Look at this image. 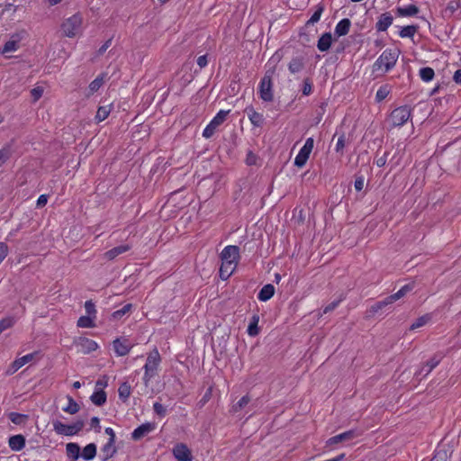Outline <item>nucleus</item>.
I'll list each match as a JSON object with an SVG mask.
<instances>
[{
	"label": "nucleus",
	"instance_id": "nucleus-3",
	"mask_svg": "<svg viewBox=\"0 0 461 461\" xmlns=\"http://www.w3.org/2000/svg\"><path fill=\"white\" fill-rule=\"evenodd\" d=\"M83 17L80 14H75L65 19L61 23L62 34L68 38H74L82 32Z\"/></svg>",
	"mask_w": 461,
	"mask_h": 461
},
{
	"label": "nucleus",
	"instance_id": "nucleus-36",
	"mask_svg": "<svg viewBox=\"0 0 461 461\" xmlns=\"http://www.w3.org/2000/svg\"><path fill=\"white\" fill-rule=\"evenodd\" d=\"M418 31L417 25H407L402 28L399 32L400 37L402 38H412L414 34Z\"/></svg>",
	"mask_w": 461,
	"mask_h": 461
},
{
	"label": "nucleus",
	"instance_id": "nucleus-37",
	"mask_svg": "<svg viewBox=\"0 0 461 461\" xmlns=\"http://www.w3.org/2000/svg\"><path fill=\"white\" fill-rule=\"evenodd\" d=\"M77 326L80 328H94L95 327V319L91 316H81L77 320Z\"/></svg>",
	"mask_w": 461,
	"mask_h": 461
},
{
	"label": "nucleus",
	"instance_id": "nucleus-29",
	"mask_svg": "<svg viewBox=\"0 0 461 461\" xmlns=\"http://www.w3.org/2000/svg\"><path fill=\"white\" fill-rule=\"evenodd\" d=\"M259 321V317L257 314H254L251 319L250 322L248 327V334L251 337H255L259 333V328L258 326Z\"/></svg>",
	"mask_w": 461,
	"mask_h": 461
},
{
	"label": "nucleus",
	"instance_id": "nucleus-27",
	"mask_svg": "<svg viewBox=\"0 0 461 461\" xmlns=\"http://www.w3.org/2000/svg\"><path fill=\"white\" fill-rule=\"evenodd\" d=\"M419 8L414 5H409L404 7H398L396 12L399 16L407 17V16H415L419 13Z\"/></svg>",
	"mask_w": 461,
	"mask_h": 461
},
{
	"label": "nucleus",
	"instance_id": "nucleus-13",
	"mask_svg": "<svg viewBox=\"0 0 461 461\" xmlns=\"http://www.w3.org/2000/svg\"><path fill=\"white\" fill-rule=\"evenodd\" d=\"M156 426L154 423L146 422L136 428L131 433V438L133 440H140L151 431L155 429Z\"/></svg>",
	"mask_w": 461,
	"mask_h": 461
},
{
	"label": "nucleus",
	"instance_id": "nucleus-12",
	"mask_svg": "<svg viewBox=\"0 0 461 461\" xmlns=\"http://www.w3.org/2000/svg\"><path fill=\"white\" fill-rule=\"evenodd\" d=\"M113 346L114 352L119 357L126 356L132 348V345L127 339H116L113 340Z\"/></svg>",
	"mask_w": 461,
	"mask_h": 461
},
{
	"label": "nucleus",
	"instance_id": "nucleus-53",
	"mask_svg": "<svg viewBox=\"0 0 461 461\" xmlns=\"http://www.w3.org/2000/svg\"><path fill=\"white\" fill-rule=\"evenodd\" d=\"M365 185V177L363 175H356L355 182H354V187L357 192H360L363 190Z\"/></svg>",
	"mask_w": 461,
	"mask_h": 461
},
{
	"label": "nucleus",
	"instance_id": "nucleus-23",
	"mask_svg": "<svg viewBox=\"0 0 461 461\" xmlns=\"http://www.w3.org/2000/svg\"><path fill=\"white\" fill-rule=\"evenodd\" d=\"M275 294V286L271 284L265 285L258 294V299L261 302H267Z\"/></svg>",
	"mask_w": 461,
	"mask_h": 461
},
{
	"label": "nucleus",
	"instance_id": "nucleus-51",
	"mask_svg": "<svg viewBox=\"0 0 461 461\" xmlns=\"http://www.w3.org/2000/svg\"><path fill=\"white\" fill-rule=\"evenodd\" d=\"M153 411L154 412L159 416V417H165L167 415V409L166 407L161 404L160 402H156L154 404H153Z\"/></svg>",
	"mask_w": 461,
	"mask_h": 461
},
{
	"label": "nucleus",
	"instance_id": "nucleus-63",
	"mask_svg": "<svg viewBox=\"0 0 461 461\" xmlns=\"http://www.w3.org/2000/svg\"><path fill=\"white\" fill-rule=\"evenodd\" d=\"M48 203V195L47 194H41L39 196L37 200V207L41 208L46 205Z\"/></svg>",
	"mask_w": 461,
	"mask_h": 461
},
{
	"label": "nucleus",
	"instance_id": "nucleus-4",
	"mask_svg": "<svg viewBox=\"0 0 461 461\" xmlns=\"http://www.w3.org/2000/svg\"><path fill=\"white\" fill-rule=\"evenodd\" d=\"M361 433L357 429H350L336 436H333L326 440L324 449L326 451H332L337 449L339 444H346L356 438L359 437Z\"/></svg>",
	"mask_w": 461,
	"mask_h": 461
},
{
	"label": "nucleus",
	"instance_id": "nucleus-59",
	"mask_svg": "<svg viewBox=\"0 0 461 461\" xmlns=\"http://www.w3.org/2000/svg\"><path fill=\"white\" fill-rule=\"evenodd\" d=\"M307 160L308 158L298 153L294 158V165L298 167H303L306 164Z\"/></svg>",
	"mask_w": 461,
	"mask_h": 461
},
{
	"label": "nucleus",
	"instance_id": "nucleus-14",
	"mask_svg": "<svg viewBox=\"0 0 461 461\" xmlns=\"http://www.w3.org/2000/svg\"><path fill=\"white\" fill-rule=\"evenodd\" d=\"M37 355V352L27 354L20 358H17L14 360L10 367V369L7 371L8 374L12 375L14 374L17 370H19L22 366H23L25 364L31 362L33 360L35 356Z\"/></svg>",
	"mask_w": 461,
	"mask_h": 461
},
{
	"label": "nucleus",
	"instance_id": "nucleus-15",
	"mask_svg": "<svg viewBox=\"0 0 461 461\" xmlns=\"http://www.w3.org/2000/svg\"><path fill=\"white\" fill-rule=\"evenodd\" d=\"M393 295H389L385 297L384 300L378 301L375 303H374L368 310L367 313L368 316H374L379 311L383 310L388 305L393 304L394 302H396L394 299H392Z\"/></svg>",
	"mask_w": 461,
	"mask_h": 461
},
{
	"label": "nucleus",
	"instance_id": "nucleus-7",
	"mask_svg": "<svg viewBox=\"0 0 461 461\" xmlns=\"http://www.w3.org/2000/svg\"><path fill=\"white\" fill-rule=\"evenodd\" d=\"M272 88V73L267 71L262 77L258 86L259 96L263 101L271 102L273 100L274 95Z\"/></svg>",
	"mask_w": 461,
	"mask_h": 461
},
{
	"label": "nucleus",
	"instance_id": "nucleus-58",
	"mask_svg": "<svg viewBox=\"0 0 461 461\" xmlns=\"http://www.w3.org/2000/svg\"><path fill=\"white\" fill-rule=\"evenodd\" d=\"M342 300H343L342 298H339V300L333 301L330 303H329L327 306H325V308L323 310V313H328V312L335 310L339 306V304L340 303V302Z\"/></svg>",
	"mask_w": 461,
	"mask_h": 461
},
{
	"label": "nucleus",
	"instance_id": "nucleus-46",
	"mask_svg": "<svg viewBox=\"0 0 461 461\" xmlns=\"http://www.w3.org/2000/svg\"><path fill=\"white\" fill-rule=\"evenodd\" d=\"M448 460V455L447 450L445 449H437L435 451V454L433 457L430 459V461H447Z\"/></svg>",
	"mask_w": 461,
	"mask_h": 461
},
{
	"label": "nucleus",
	"instance_id": "nucleus-47",
	"mask_svg": "<svg viewBox=\"0 0 461 461\" xmlns=\"http://www.w3.org/2000/svg\"><path fill=\"white\" fill-rule=\"evenodd\" d=\"M131 308H132V304L131 303H127V304L123 305L120 310L115 311L113 313V317L114 319H120L123 315L129 313L131 312Z\"/></svg>",
	"mask_w": 461,
	"mask_h": 461
},
{
	"label": "nucleus",
	"instance_id": "nucleus-8",
	"mask_svg": "<svg viewBox=\"0 0 461 461\" xmlns=\"http://www.w3.org/2000/svg\"><path fill=\"white\" fill-rule=\"evenodd\" d=\"M239 257L240 249L238 246H226L221 253V263H223L224 266L233 265L234 267H236L238 264Z\"/></svg>",
	"mask_w": 461,
	"mask_h": 461
},
{
	"label": "nucleus",
	"instance_id": "nucleus-18",
	"mask_svg": "<svg viewBox=\"0 0 461 461\" xmlns=\"http://www.w3.org/2000/svg\"><path fill=\"white\" fill-rule=\"evenodd\" d=\"M393 18L391 14H382L375 24L378 32H385L393 23Z\"/></svg>",
	"mask_w": 461,
	"mask_h": 461
},
{
	"label": "nucleus",
	"instance_id": "nucleus-33",
	"mask_svg": "<svg viewBox=\"0 0 461 461\" xmlns=\"http://www.w3.org/2000/svg\"><path fill=\"white\" fill-rule=\"evenodd\" d=\"M419 76L422 81L430 82L435 77V72L433 68L425 67L420 69Z\"/></svg>",
	"mask_w": 461,
	"mask_h": 461
},
{
	"label": "nucleus",
	"instance_id": "nucleus-54",
	"mask_svg": "<svg viewBox=\"0 0 461 461\" xmlns=\"http://www.w3.org/2000/svg\"><path fill=\"white\" fill-rule=\"evenodd\" d=\"M303 95H310L312 92V84L310 80V78H305L303 80V86L302 89Z\"/></svg>",
	"mask_w": 461,
	"mask_h": 461
},
{
	"label": "nucleus",
	"instance_id": "nucleus-2",
	"mask_svg": "<svg viewBox=\"0 0 461 461\" xmlns=\"http://www.w3.org/2000/svg\"><path fill=\"white\" fill-rule=\"evenodd\" d=\"M161 362L159 352L157 348L150 351L147 357L146 363L143 366L144 375L143 382L146 385L149 384L150 380L158 375V366Z\"/></svg>",
	"mask_w": 461,
	"mask_h": 461
},
{
	"label": "nucleus",
	"instance_id": "nucleus-32",
	"mask_svg": "<svg viewBox=\"0 0 461 461\" xmlns=\"http://www.w3.org/2000/svg\"><path fill=\"white\" fill-rule=\"evenodd\" d=\"M229 113L230 110H221L217 113V114L212 118V120L210 122L217 129L225 122Z\"/></svg>",
	"mask_w": 461,
	"mask_h": 461
},
{
	"label": "nucleus",
	"instance_id": "nucleus-16",
	"mask_svg": "<svg viewBox=\"0 0 461 461\" xmlns=\"http://www.w3.org/2000/svg\"><path fill=\"white\" fill-rule=\"evenodd\" d=\"M244 113H247L252 125H254L255 127H261L263 125V114L256 112L252 106L246 107Z\"/></svg>",
	"mask_w": 461,
	"mask_h": 461
},
{
	"label": "nucleus",
	"instance_id": "nucleus-9",
	"mask_svg": "<svg viewBox=\"0 0 461 461\" xmlns=\"http://www.w3.org/2000/svg\"><path fill=\"white\" fill-rule=\"evenodd\" d=\"M75 346L77 352L82 354H89L95 351L98 348L97 343L86 337H79L75 340Z\"/></svg>",
	"mask_w": 461,
	"mask_h": 461
},
{
	"label": "nucleus",
	"instance_id": "nucleus-64",
	"mask_svg": "<svg viewBox=\"0 0 461 461\" xmlns=\"http://www.w3.org/2000/svg\"><path fill=\"white\" fill-rule=\"evenodd\" d=\"M208 60H207V55H203L198 57L197 59V65L200 67V68H203L207 66Z\"/></svg>",
	"mask_w": 461,
	"mask_h": 461
},
{
	"label": "nucleus",
	"instance_id": "nucleus-40",
	"mask_svg": "<svg viewBox=\"0 0 461 461\" xmlns=\"http://www.w3.org/2000/svg\"><path fill=\"white\" fill-rule=\"evenodd\" d=\"M110 106H100L96 112L95 120L100 122L104 121L110 114Z\"/></svg>",
	"mask_w": 461,
	"mask_h": 461
},
{
	"label": "nucleus",
	"instance_id": "nucleus-57",
	"mask_svg": "<svg viewBox=\"0 0 461 461\" xmlns=\"http://www.w3.org/2000/svg\"><path fill=\"white\" fill-rule=\"evenodd\" d=\"M32 97L33 98V101H38L43 95V88L41 86H37L32 89L31 91Z\"/></svg>",
	"mask_w": 461,
	"mask_h": 461
},
{
	"label": "nucleus",
	"instance_id": "nucleus-19",
	"mask_svg": "<svg viewBox=\"0 0 461 461\" xmlns=\"http://www.w3.org/2000/svg\"><path fill=\"white\" fill-rule=\"evenodd\" d=\"M20 40L21 38L19 37V35H13L11 39L7 41L3 46L1 53L7 54L16 51L19 48Z\"/></svg>",
	"mask_w": 461,
	"mask_h": 461
},
{
	"label": "nucleus",
	"instance_id": "nucleus-38",
	"mask_svg": "<svg viewBox=\"0 0 461 461\" xmlns=\"http://www.w3.org/2000/svg\"><path fill=\"white\" fill-rule=\"evenodd\" d=\"M250 400L251 399L249 396V394L244 395L232 406V411L235 413L240 411L245 406H247L249 403Z\"/></svg>",
	"mask_w": 461,
	"mask_h": 461
},
{
	"label": "nucleus",
	"instance_id": "nucleus-43",
	"mask_svg": "<svg viewBox=\"0 0 461 461\" xmlns=\"http://www.w3.org/2000/svg\"><path fill=\"white\" fill-rule=\"evenodd\" d=\"M323 11H324L323 5H317L316 10L314 11V13L311 16V18L308 20L306 24L309 25V24H314L315 23H318L321 19V16L322 14Z\"/></svg>",
	"mask_w": 461,
	"mask_h": 461
},
{
	"label": "nucleus",
	"instance_id": "nucleus-45",
	"mask_svg": "<svg viewBox=\"0 0 461 461\" xmlns=\"http://www.w3.org/2000/svg\"><path fill=\"white\" fill-rule=\"evenodd\" d=\"M12 151L9 145L5 146L0 149V167L8 160L11 157Z\"/></svg>",
	"mask_w": 461,
	"mask_h": 461
},
{
	"label": "nucleus",
	"instance_id": "nucleus-60",
	"mask_svg": "<svg viewBox=\"0 0 461 461\" xmlns=\"http://www.w3.org/2000/svg\"><path fill=\"white\" fill-rule=\"evenodd\" d=\"M8 254V246L5 242H0V264Z\"/></svg>",
	"mask_w": 461,
	"mask_h": 461
},
{
	"label": "nucleus",
	"instance_id": "nucleus-20",
	"mask_svg": "<svg viewBox=\"0 0 461 461\" xmlns=\"http://www.w3.org/2000/svg\"><path fill=\"white\" fill-rule=\"evenodd\" d=\"M130 249H131V246L128 244L120 245V246L114 247V248L109 249L108 251H106L104 254V258H106L108 260H113L119 255L125 253V252L129 251Z\"/></svg>",
	"mask_w": 461,
	"mask_h": 461
},
{
	"label": "nucleus",
	"instance_id": "nucleus-24",
	"mask_svg": "<svg viewBox=\"0 0 461 461\" xmlns=\"http://www.w3.org/2000/svg\"><path fill=\"white\" fill-rule=\"evenodd\" d=\"M351 22L348 18L340 20L335 27V35L338 37L347 35L349 32Z\"/></svg>",
	"mask_w": 461,
	"mask_h": 461
},
{
	"label": "nucleus",
	"instance_id": "nucleus-48",
	"mask_svg": "<svg viewBox=\"0 0 461 461\" xmlns=\"http://www.w3.org/2000/svg\"><path fill=\"white\" fill-rule=\"evenodd\" d=\"M389 93H390V90L387 86H380L375 95L376 101L377 102L383 101L384 99H385L387 97Z\"/></svg>",
	"mask_w": 461,
	"mask_h": 461
},
{
	"label": "nucleus",
	"instance_id": "nucleus-35",
	"mask_svg": "<svg viewBox=\"0 0 461 461\" xmlns=\"http://www.w3.org/2000/svg\"><path fill=\"white\" fill-rule=\"evenodd\" d=\"M413 288H414V283L406 284L398 292L392 294L393 295L392 299H394L395 301H397V300L402 298L403 296H405L411 291H412Z\"/></svg>",
	"mask_w": 461,
	"mask_h": 461
},
{
	"label": "nucleus",
	"instance_id": "nucleus-30",
	"mask_svg": "<svg viewBox=\"0 0 461 461\" xmlns=\"http://www.w3.org/2000/svg\"><path fill=\"white\" fill-rule=\"evenodd\" d=\"M90 399L96 406H102L106 402V393L104 390L96 391L91 395Z\"/></svg>",
	"mask_w": 461,
	"mask_h": 461
},
{
	"label": "nucleus",
	"instance_id": "nucleus-41",
	"mask_svg": "<svg viewBox=\"0 0 461 461\" xmlns=\"http://www.w3.org/2000/svg\"><path fill=\"white\" fill-rule=\"evenodd\" d=\"M236 267H234L233 265H227V266H224L223 263H221V268H220V276L221 279L223 280H227L230 275L232 274V272L234 271Z\"/></svg>",
	"mask_w": 461,
	"mask_h": 461
},
{
	"label": "nucleus",
	"instance_id": "nucleus-55",
	"mask_svg": "<svg viewBox=\"0 0 461 461\" xmlns=\"http://www.w3.org/2000/svg\"><path fill=\"white\" fill-rule=\"evenodd\" d=\"M459 8H460V2L457 0H452L447 4L446 12H449L451 14H453Z\"/></svg>",
	"mask_w": 461,
	"mask_h": 461
},
{
	"label": "nucleus",
	"instance_id": "nucleus-50",
	"mask_svg": "<svg viewBox=\"0 0 461 461\" xmlns=\"http://www.w3.org/2000/svg\"><path fill=\"white\" fill-rule=\"evenodd\" d=\"M14 324V319L12 317L5 318L0 321V334L8 328Z\"/></svg>",
	"mask_w": 461,
	"mask_h": 461
},
{
	"label": "nucleus",
	"instance_id": "nucleus-56",
	"mask_svg": "<svg viewBox=\"0 0 461 461\" xmlns=\"http://www.w3.org/2000/svg\"><path fill=\"white\" fill-rule=\"evenodd\" d=\"M216 131V128L210 122L203 131V137L209 139L211 138Z\"/></svg>",
	"mask_w": 461,
	"mask_h": 461
},
{
	"label": "nucleus",
	"instance_id": "nucleus-10",
	"mask_svg": "<svg viewBox=\"0 0 461 461\" xmlns=\"http://www.w3.org/2000/svg\"><path fill=\"white\" fill-rule=\"evenodd\" d=\"M442 356L436 354L416 372L417 376H427L441 361Z\"/></svg>",
	"mask_w": 461,
	"mask_h": 461
},
{
	"label": "nucleus",
	"instance_id": "nucleus-26",
	"mask_svg": "<svg viewBox=\"0 0 461 461\" xmlns=\"http://www.w3.org/2000/svg\"><path fill=\"white\" fill-rule=\"evenodd\" d=\"M115 442L107 441V443L101 448L103 460L106 461L112 458L116 453Z\"/></svg>",
	"mask_w": 461,
	"mask_h": 461
},
{
	"label": "nucleus",
	"instance_id": "nucleus-28",
	"mask_svg": "<svg viewBox=\"0 0 461 461\" xmlns=\"http://www.w3.org/2000/svg\"><path fill=\"white\" fill-rule=\"evenodd\" d=\"M96 456V445L95 443H90L86 445L80 454L85 460H92Z\"/></svg>",
	"mask_w": 461,
	"mask_h": 461
},
{
	"label": "nucleus",
	"instance_id": "nucleus-49",
	"mask_svg": "<svg viewBox=\"0 0 461 461\" xmlns=\"http://www.w3.org/2000/svg\"><path fill=\"white\" fill-rule=\"evenodd\" d=\"M85 310H86V312L87 313L86 316H91L95 320L96 319L95 305L91 300L86 301L85 303Z\"/></svg>",
	"mask_w": 461,
	"mask_h": 461
},
{
	"label": "nucleus",
	"instance_id": "nucleus-25",
	"mask_svg": "<svg viewBox=\"0 0 461 461\" xmlns=\"http://www.w3.org/2000/svg\"><path fill=\"white\" fill-rule=\"evenodd\" d=\"M304 68V60L303 57H295L291 59L288 69L292 74L299 73Z\"/></svg>",
	"mask_w": 461,
	"mask_h": 461
},
{
	"label": "nucleus",
	"instance_id": "nucleus-34",
	"mask_svg": "<svg viewBox=\"0 0 461 461\" xmlns=\"http://www.w3.org/2000/svg\"><path fill=\"white\" fill-rule=\"evenodd\" d=\"M68 403L63 408V411L69 414L77 413L80 410L78 403L71 396H68Z\"/></svg>",
	"mask_w": 461,
	"mask_h": 461
},
{
	"label": "nucleus",
	"instance_id": "nucleus-17",
	"mask_svg": "<svg viewBox=\"0 0 461 461\" xmlns=\"http://www.w3.org/2000/svg\"><path fill=\"white\" fill-rule=\"evenodd\" d=\"M25 438L22 434L11 436L8 439V446L13 451H20L25 447Z\"/></svg>",
	"mask_w": 461,
	"mask_h": 461
},
{
	"label": "nucleus",
	"instance_id": "nucleus-22",
	"mask_svg": "<svg viewBox=\"0 0 461 461\" xmlns=\"http://www.w3.org/2000/svg\"><path fill=\"white\" fill-rule=\"evenodd\" d=\"M332 43V35L330 32L323 33L318 40L317 48L320 51L325 52L329 50Z\"/></svg>",
	"mask_w": 461,
	"mask_h": 461
},
{
	"label": "nucleus",
	"instance_id": "nucleus-39",
	"mask_svg": "<svg viewBox=\"0 0 461 461\" xmlns=\"http://www.w3.org/2000/svg\"><path fill=\"white\" fill-rule=\"evenodd\" d=\"M104 75H100L98 76L95 80H93L90 84H89V92L90 94H94L95 93L96 91L99 90V88L103 86L104 84Z\"/></svg>",
	"mask_w": 461,
	"mask_h": 461
},
{
	"label": "nucleus",
	"instance_id": "nucleus-44",
	"mask_svg": "<svg viewBox=\"0 0 461 461\" xmlns=\"http://www.w3.org/2000/svg\"><path fill=\"white\" fill-rule=\"evenodd\" d=\"M430 320V316L429 314L423 315L420 318H418L410 327V330H413L418 328H420L428 323V321Z\"/></svg>",
	"mask_w": 461,
	"mask_h": 461
},
{
	"label": "nucleus",
	"instance_id": "nucleus-61",
	"mask_svg": "<svg viewBox=\"0 0 461 461\" xmlns=\"http://www.w3.org/2000/svg\"><path fill=\"white\" fill-rule=\"evenodd\" d=\"M388 152H384L383 156L377 158L375 161V165L379 167L385 166L387 161Z\"/></svg>",
	"mask_w": 461,
	"mask_h": 461
},
{
	"label": "nucleus",
	"instance_id": "nucleus-5",
	"mask_svg": "<svg viewBox=\"0 0 461 461\" xmlns=\"http://www.w3.org/2000/svg\"><path fill=\"white\" fill-rule=\"evenodd\" d=\"M411 116V108L403 105L392 111L387 122L392 127H401L404 125Z\"/></svg>",
	"mask_w": 461,
	"mask_h": 461
},
{
	"label": "nucleus",
	"instance_id": "nucleus-6",
	"mask_svg": "<svg viewBox=\"0 0 461 461\" xmlns=\"http://www.w3.org/2000/svg\"><path fill=\"white\" fill-rule=\"evenodd\" d=\"M52 426L57 434L71 437L78 434L83 429L85 422L82 420H78L73 424L67 425L60 420H55L52 421Z\"/></svg>",
	"mask_w": 461,
	"mask_h": 461
},
{
	"label": "nucleus",
	"instance_id": "nucleus-42",
	"mask_svg": "<svg viewBox=\"0 0 461 461\" xmlns=\"http://www.w3.org/2000/svg\"><path fill=\"white\" fill-rule=\"evenodd\" d=\"M8 418L13 423L21 425L27 420L28 416L18 412H10Z\"/></svg>",
	"mask_w": 461,
	"mask_h": 461
},
{
	"label": "nucleus",
	"instance_id": "nucleus-31",
	"mask_svg": "<svg viewBox=\"0 0 461 461\" xmlns=\"http://www.w3.org/2000/svg\"><path fill=\"white\" fill-rule=\"evenodd\" d=\"M131 393V387L127 382L121 384L118 389L119 398L126 402Z\"/></svg>",
	"mask_w": 461,
	"mask_h": 461
},
{
	"label": "nucleus",
	"instance_id": "nucleus-52",
	"mask_svg": "<svg viewBox=\"0 0 461 461\" xmlns=\"http://www.w3.org/2000/svg\"><path fill=\"white\" fill-rule=\"evenodd\" d=\"M346 146V137L345 134H341L337 140L335 150L338 153L343 154V149Z\"/></svg>",
	"mask_w": 461,
	"mask_h": 461
},
{
	"label": "nucleus",
	"instance_id": "nucleus-21",
	"mask_svg": "<svg viewBox=\"0 0 461 461\" xmlns=\"http://www.w3.org/2000/svg\"><path fill=\"white\" fill-rule=\"evenodd\" d=\"M66 455L70 461H77L80 457V447L77 443L70 442L66 445Z\"/></svg>",
	"mask_w": 461,
	"mask_h": 461
},
{
	"label": "nucleus",
	"instance_id": "nucleus-62",
	"mask_svg": "<svg viewBox=\"0 0 461 461\" xmlns=\"http://www.w3.org/2000/svg\"><path fill=\"white\" fill-rule=\"evenodd\" d=\"M112 39L107 40L97 50L98 55H103L106 50L111 46Z\"/></svg>",
	"mask_w": 461,
	"mask_h": 461
},
{
	"label": "nucleus",
	"instance_id": "nucleus-11",
	"mask_svg": "<svg viewBox=\"0 0 461 461\" xmlns=\"http://www.w3.org/2000/svg\"><path fill=\"white\" fill-rule=\"evenodd\" d=\"M173 455L178 461H192V454L187 446L178 443L173 447Z\"/></svg>",
	"mask_w": 461,
	"mask_h": 461
},
{
	"label": "nucleus",
	"instance_id": "nucleus-1",
	"mask_svg": "<svg viewBox=\"0 0 461 461\" xmlns=\"http://www.w3.org/2000/svg\"><path fill=\"white\" fill-rule=\"evenodd\" d=\"M401 51L398 49H385L373 64V72L387 73L394 68Z\"/></svg>",
	"mask_w": 461,
	"mask_h": 461
}]
</instances>
